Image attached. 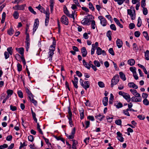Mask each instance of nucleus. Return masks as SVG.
<instances>
[{"instance_id": "nucleus-1", "label": "nucleus", "mask_w": 149, "mask_h": 149, "mask_svg": "<svg viewBox=\"0 0 149 149\" xmlns=\"http://www.w3.org/2000/svg\"><path fill=\"white\" fill-rule=\"evenodd\" d=\"M16 50L18 51V52L21 55V59L23 62L24 65H25L26 64V61L24 56V49L23 48L21 47L20 48H16Z\"/></svg>"}, {"instance_id": "nucleus-2", "label": "nucleus", "mask_w": 149, "mask_h": 149, "mask_svg": "<svg viewBox=\"0 0 149 149\" xmlns=\"http://www.w3.org/2000/svg\"><path fill=\"white\" fill-rule=\"evenodd\" d=\"M55 47L53 46V45H51L50 46V49H49V52L48 53L49 55V60L50 61L52 60L53 55L54 54V52L55 50Z\"/></svg>"}, {"instance_id": "nucleus-3", "label": "nucleus", "mask_w": 149, "mask_h": 149, "mask_svg": "<svg viewBox=\"0 0 149 149\" xmlns=\"http://www.w3.org/2000/svg\"><path fill=\"white\" fill-rule=\"evenodd\" d=\"M93 16L91 15H88L84 18V25H89L92 21Z\"/></svg>"}, {"instance_id": "nucleus-4", "label": "nucleus", "mask_w": 149, "mask_h": 149, "mask_svg": "<svg viewBox=\"0 0 149 149\" xmlns=\"http://www.w3.org/2000/svg\"><path fill=\"white\" fill-rule=\"evenodd\" d=\"M119 80V77L118 74L114 76L111 80V86L113 87L114 85L116 84L118 82Z\"/></svg>"}, {"instance_id": "nucleus-5", "label": "nucleus", "mask_w": 149, "mask_h": 149, "mask_svg": "<svg viewBox=\"0 0 149 149\" xmlns=\"http://www.w3.org/2000/svg\"><path fill=\"white\" fill-rule=\"evenodd\" d=\"M68 115L67 116L69 120V125L71 127H72L73 125L72 119V114L69 107H68Z\"/></svg>"}, {"instance_id": "nucleus-6", "label": "nucleus", "mask_w": 149, "mask_h": 149, "mask_svg": "<svg viewBox=\"0 0 149 149\" xmlns=\"http://www.w3.org/2000/svg\"><path fill=\"white\" fill-rule=\"evenodd\" d=\"M133 9L134 11L133 13L131 9H129L127 10L128 14L130 15L131 18L132 20H134L135 18V10L134 8H133Z\"/></svg>"}, {"instance_id": "nucleus-7", "label": "nucleus", "mask_w": 149, "mask_h": 149, "mask_svg": "<svg viewBox=\"0 0 149 149\" xmlns=\"http://www.w3.org/2000/svg\"><path fill=\"white\" fill-rule=\"evenodd\" d=\"M61 21L63 24L65 25H68L69 23L68 18L65 15H63L61 17Z\"/></svg>"}, {"instance_id": "nucleus-8", "label": "nucleus", "mask_w": 149, "mask_h": 149, "mask_svg": "<svg viewBox=\"0 0 149 149\" xmlns=\"http://www.w3.org/2000/svg\"><path fill=\"white\" fill-rule=\"evenodd\" d=\"M98 18L100 20V23L101 25L103 26H105L107 25V21L106 19L102 16H99Z\"/></svg>"}, {"instance_id": "nucleus-9", "label": "nucleus", "mask_w": 149, "mask_h": 149, "mask_svg": "<svg viewBox=\"0 0 149 149\" xmlns=\"http://www.w3.org/2000/svg\"><path fill=\"white\" fill-rule=\"evenodd\" d=\"M39 24V21L38 19H35L33 29V32L34 33L37 29Z\"/></svg>"}, {"instance_id": "nucleus-10", "label": "nucleus", "mask_w": 149, "mask_h": 149, "mask_svg": "<svg viewBox=\"0 0 149 149\" xmlns=\"http://www.w3.org/2000/svg\"><path fill=\"white\" fill-rule=\"evenodd\" d=\"M117 138L118 140L120 142H123L124 141V138L122 136V134L120 132H117Z\"/></svg>"}, {"instance_id": "nucleus-11", "label": "nucleus", "mask_w": 149, "mask_h": 149, "mask_svg": "<svg viewBox=\"0 0 149 149\" xmlns=\"http://www.w3.org/2000/svg\"><path fill=\"white\" fill-rule=\"evenodd\" d=\"M25 6L26 4H23L21 5H17L15 6V7H16V10H21L24 9Z\"/></svg>"}, {"instance_id": "nucleus-12", "label": "nucleus", "mask_w": 149, "mask_h": 149, "mask_svg": "<svg viewBox=\"0 0 149 149\" xmlns=\"http://www.w3.org/2000/svg\"><path fill=\"white\" fill-rule=\"evenodd\" d=\"M117 45L119 48H120L123 45V42L120 39H118L116 41Z\"/></svg>"}, {"instance_id": "nucleus-13", "label": "nucleus", "mask_w": 149, "mask_h": 149, "mask_svg": "<svg viewBox=\"0 0 149 149\" xmlns=\"http://www.w3.org/2000/svg\"><path fill=\"white\" fill-rule=\"evenodd\" d=\"M80 116V119L82 120L84 118V110L82 107H80L79 109Z\"/></svg>"}, {"instance_id": "nucleus-14", "label": "nucleus", "mask_w": 149, "mask_h": 149, "mask_svg": "<svg viewBox=\"0 0 149 149\" xmlns=\"http://www.w3.org/2000/svg\"><path fill=\"white\" fill-rule=\"evenodd\" d=\"M128 86L130 88H132L135 89H137L138 86L133 82H131L128 83Z\"/></svg>"}, {"instance_id": "nucleus-15", "label": "nucleus", "mask_w": 149, "mask_h": 149, "mask_svg": "<svg viewBox=\"0 0 149 149\" xmlns=\"http://www.w3.org/2000/svg\"><path fill=\"white\" fill-rule=\"evenodd\" d=\"M102 103L103 105L104 106H107L108 104V98L107 97H104L102 100Z\"/></svg>"}, {"instance_id": "nucleus-16", "label": "nucleus", "mask_w": 149, "mask_h": 149, "mask_svg": "<svg viewBox=\"0 0 149 149\" xmlns=\"http://www.w3.org/2000/svg\"><path fill=\"white\" fill-rule=\"evenodd\" d=\"M14 30L12 26H10L9 29L7 31V33L10 36H12L14 33Z\"/></svg>"}, {"instance_id": "nucleus-17", "label": "nucleus", "mask_w": 149, "mask_h": 149, "mask_svg": "<svg viewBox=\"0 0 149 149\" xmlns=\"http://www.w3.org/2000/svg\"><path fill=\"white\" fill-rule=\"evenodd\" d=\"M113 20L117 24L120 28H123V25L120 23L119 21L117 18H114L113 19Z\"/></svg>"}, {"instance_id": "nucleus-18", "label": "nucleus", "mask_w": 149, "mask_h": 149, "mask_svg": "<svg viewBox=\"0 0 149 149\" xmlns=\"http://www.w3.org/2000/svg\"><path fill=\"white\" fill-rule=\"evenodd\" d=\"M135 61L133 59H131L127 61L128 64L131 66L134 65L135 63Z\"/></svg>"}, {"instance_id": "nucleus-19", "label": "nucleus", "mask_w": 149, "mask_h": 149, "mask_svg": "<svg viewBox=\"0 0 149 149\" xmlns=\"http://www.w3.org/2000/svg\"><path fill=\"white\" fill-rule=\"evenodd\" d=\"M90 84L89 81H84V89L86 90L88 88L90 87Z\"/></svg>"}, {"instance_id": "nucleus-20", "label": "nucleus", "mask_w": 149, "mask_h": 149, "mask_svg": "<svg viewBox=\"0 0 149 149\" xmlns=\"http://www.w3.org/2000/svg\"><path fill=\"white\" fill-rule=\"evenodd\" d=\"M125 1V2L127 3H128L129 2V0H118L117 2L119 5H121Z\"/></svg>"}, {"instance_id": "nucleus-21", "label": "nucleus", "mask_w": 149, "mask_h": 149, "mask_svg": "<svg viewBox=\"0 0 149 149\" xmlns=\"http://www.w3.org/2000/svg\"><path fill=\"white\" fill-rule=\"evenodd\" d=\"M119 75L120 78L123 81H125L126 80L125 75L123 72H119Z\"/></svg>"}, {"instance_id": "nucleus-22", "label": "nucleus", "mask_w": 149, "mask_h": 149, "mask_svg": "<svg viewBox=\"0 0 149 149\" xmlns=\"http://www.w3.org/2000/svg\"><path fill=\"white\" fill-rule=\"evenodd\" d=\"M145 57L146 60H149V51L148 50H147L145 52Z\"/></svg>"}, {"instance_id": "nucleus-23", "label": "nucleus", "mask_w": 149, "mask_h": 149, "mask_svg": "<svg viewBox=\"0 0 149 149\" xmlns=\"http://www.w3.org/2000/svg\"><path fill=\"white\" fill-rule=\"evenodd\" d=\"M104 117L103 115L99 114L95 116L96 118L100 121L102 120Z\"/></svg>"}, {"instance_id": "nucleus-24", "label": "nucleus", "mask_w": 149, "mask_h": 149, "mask_svg": "<svg viewBox=\"0 0 149 149\" xmlns=\"http://www.w3.org/2000/svg\"><path fill=\"white\" fill-rule=\"evenodd\" d=\"M13 16L15 19H17L19 16V14L18 12L17 11H14L13 13Z\"/></svg>"}, {"instance_id": "nucleus-25", "label": "nucleus", "mask_w": 149, "mask_h": 149, "mask_svg": "<svg viewBox=\"0 0 149 149\" xmlns=\"http://www.w3.org/2000/svg\"><path fill=\"white\" fill-rule=\"evenodd\" d=\"M111 32L110 30L108 31L107 33V36L109 38V40H111Z\"/></svg>"}, {"instance_id": "nucleus-26", "label": "nucleus", "mask_w": 149, "mask_h": 149, "mask_svg": "<svg viewBox=\"0 0 149 149\" xmlns=\"http://www.w3.org/2000/svg\"><path fill=\"white\" fill-rule=\"evenodd\" d=\"M133 49L134 51L137 52L139 50V48L137 45L135 43H134L132 45Z\"/></svg>"}, {"instance_id": "nucleus-27", "label": "nucleus", "mask_w": 149, "mask_h": 149, "mask_svg": "<svg viewBox=\"0 0 149 149\" xmlns=\"http://www.w3.org/2000/svg\"><path fill=\"white\" fill-rule=\"evenodd\" d=\"M6 93L7 94V96L9 97L10 96L13 94V91L12 90L8 89Z\"/></svg>"}, {"instance_id": "nucleus-28", "label": "nucleus", "mask_w": 149, "mask_h": 149, "mask_svg": "<svg viewBox=\"0 0 149 149\" xmlns=\"http://www.w3.org/2000/svg\"><path fill=\"white\" fill-rule=\"evenodd\" d=\"M141 24L142 21L140 17H139L138 19V22L137 24V26L139 27H140L141 26Z\"/></svg>"}, {"instance_id": "nucleus-29", "label": "nucleus", "mask_w": 149, "mask_h": 149, "mask_svg": "<svg viewBox=\"0 0 149 149\" xmlns=\"http://www.w3.org/2000/svg\"><path fill=\"white\" fill-rule=\"evenodd\" d=\"M75 14V11H72V14H69L67 16L68 17H70V18H72L73 20L74 19V15Z\"/></svg>"}, {"instance_id": "nucleus-30", "label": "nucleus", "mask_w": 149, "mask_h": 149, "mask_svg": "<svg viewBox=\"0 0 149 149\" xmlns=\"http://www.w3.org/2000/svg\"><path fill=\"white\" fill-rule=\"evenodd\" d=\"M143 36L147 40H149V36H148V33L146 31H143Z\"/></svg>"}, {"instance_id": "nucleus-31", "label": "nucleus", "mask_w": 149, "mask_h": 149, "mask_svg": "<svg viewBox=\"0 0 149 149\" xmlns=\"http://www.w3.org/2000/svg\"><path fill=\"white\" fill-rule=\"evenodd\" d=\"M123 97L126 100H127L130 99V95L128 93H126L124 95Z\"/></svg>"}, {"instance_id": "nucleus-32", "label": "nucleus", "mask_w": 149, "mask_h": 149, "mask_svg": "<svg viewBox=\"0 0 149 149\" xmlns=\"http://www.w3.org/2000/svg\"><path fill=\"white\" fill-rule=\"evenodd\" d=\"M115 106L118 109L121 108L123 106V104L120 102L116 103L115 104Z\"/></svg>"}, {"instance_id": "nucleus-33", "label": "nucleus", "mask_w": 149, "mask_h": 149, "mask_svg": "<svg viewBox=\"0 0 149 149\" xmlns=\"http://www.w3.org/2000/svg\"><path fill=\"white\" fill-rule=\"evenodd\" d=\"M102 49L100 47H97V48L96 53L98 55H100L102 54Z\"/></svg>"}, {"instance_id": "nucleus-34", "label": "nucleus", "mask_w": 149, "mask_h": 149, "mask_svg": "<svg viewBox=\"0 0 149 149\" xmlns=\"http://www.w3.org/2000/svg\"><path fill=\"white\" fill-rule=\"evenodd\" d=\"M91 28L93 29H95L96 26L95 24V21L94 20H93L91 22Z\"/></svg>"}, {"instance_id": "nucleus-35", "label": "nucleus", "mask_w": 149, "mask_h": 149, "mask_svg": "<svg viewBox=\"0 0 149 149\" xmlns=\"http://www.w3.org/2000/svg\"><path fill=\"white\" fill-rule=\"evenodd\" d=\"M15 56L16 59L18 61H20V59H21V56L18 54H15Z\"/></svg>"}, {"instance_id": "nucleus-36", "label": "nucleus", "mask_w": 149, "mask_h": 149, "mask_svg": "<svg viewBox=\"0 0 149 149\" xmlns=\"http://www.w3.org/2000/svg\"><path fill=\"white\" fill-rule=\"evenodd\" d=\"M12 50H13L12 47H8L7 49V51H8V52L11 55L12 54V53H13Z\"/></svg>"}, {"instance_id": "nucleus-37", "label": "nucleus", "mask_w": 149, "mask_h": 149, "mask_svg": "<svg viewBox=\"0 0 149 149\" xmlns=\"http://www.w3.org/2000/svg\"><path fill=\"white\" fill-rule=\"evenodd\" d=\"M130 70L134 73H136V69L135 67H131L130 68Z\"/></svg>"}, {"instance_id": "nucleus-38", "label": "nucleus", "mask_w": 149, "mask_h": 149, "mask_svg": "<svg viewBox=\"0 0 149 149\" xmlns=\"http://www.w3.org/2000/svg\"><path fill=\"white\" fill-rule=\"evenodd\" d=\"M28 9L29 11L34 15L36 14V12L33 10V9L31 6L28 7Z\"/></svg>"}, {"instance_id": "nucleus-39", "label": "nucleus", "mask_w": 149, "mask_h": 149, "mask_svg": "<svg viewBox=\"0 0 149 149\" xmlns=\"http://www.w3.org/2000/svg\"><path fill=\"white\" fill-rule=\"evenodd\" d=\"M17 94L19 97L21 98H23V93L21 91H17Z\"/></svg>"}, {"instance_id": "nucleus-40", "label": "nucleus", "mask_w": 149, "mask_h": 149, "mask_svg": "<svg viewBox=\"0 0 149 149\" xmlns=\"http://www.w3.org/2000/svg\"><path fill=\"white\" fill-rule=\"evenodd\" d=\"M64 9V13L67 15L69 14V12L68 10H67V8L66 6H64L63 7Z\"/></svg>"}, {"instance_id": "nucleus-41", "label": "nucleus", "mask_w": 149, "mask_h": 149, "mask_svg": "<svg viewBox=\"0 0 149 149\" xmlns=\"http://www.w3.org/2000/svg\"><path fill=\"white\" fill-rule=\"evenodd\" d=\"M110 27L111 29L113 31H115L116 30V26L115 24H111L110 26Z\"/></svg>"}, {"instance_id": "nucleus-42", "label": "nucleus", "mask_w": 149, "mask_h": 149, "mask_svg": "<svg viewBox=\"0 0 149 149\" xmlns=\"http://www.w3.org/2000/svg\"><path fill=\"white\" fill-rule=\"evenodd\" d=\"M94 63L95 66L99 67L100 66V62L97 61H94Z\"/></svg>"}, {"instance_id": "nucleus-43", "label": "nucleus", "mask_w": 149, "mask_h": 149, "mask_svg": "<svg viewBox=\"0 0 149 149\" xmlns=\"http://www.w3.org/2000/svg\"><path fill=\"white\" fill-rule=\"evenodd\" d=\"M29 141L31 142H33L34 139V137L33 135H30L28 136Z\"/></svg>"}, {"instance_id": "nucleus-44", "label": "nucleus", "mask_w": 149, "mask_h": 149, "mask_svg": "<svg viewBox=\"0 0 149 149\" xmlns=\"http://www.w3.org/2000/svg\"><path fill=\"white\" fill-rule=\"evenodd\" d=\"M143 104L146 105L147 106L149 105V102L147 99H145L143 101Z\"/></svg>"}, {"instance_id": "nucleus-45", "label": "nucleus", "mask_w": 149, "mask_h": 149, "mask_svg": "<svg viewBox=\"0 0 149 149\" xmlns=\"http://www.w3.org/2000/svg\"><path fill=\"white\" fill-rule=\"evenodd\" d=\"M88 5H89V8L91 10H92V11H93L94 10V7H93V4H92V3H91V2H90L89 3V4H88Z\"/></svg>"}, {"instance_id": "nucleus-46", "label": "nucleus", "mask_w": 149, "mask_h": 149, "mask_svg": "<svg viewBox=\"0 0 149 149\" xmlns=\"http://www.w3.org/2000/svg\"><path fill=\"white\" fill-rule=\"evenodd\" d=\"M109 53L112 56H114L115 54L112 48H110L109 50Z\"/></svg>"}, {"instance_id": "nucleus-47", "label": "nucleus", "mask_w": 149, "mask_h": 149, "mask_svg": "<svg viewBox=\"0 0 149 149\" xmlns=\"http://www.w3.org/2000/svg\"><path fill=\"white\" fill-rule=\"evenodd\" d=\"M17 66L18 71H21L22 70V66L19 63H18L17 65Z\"/></svg>"}, {"instance_id": "nucleus-48", "label": "nucleus", "mask_w": 149, "mask_h": 149, "mask_svg": "<svg viewBox=\"0 0 149 149\" xmlns=\"http://www.w3.org/2000/svg\"><path fill=\"white\" fill-rule=\"evenodd\" d=\"M4 55L6 59H8L9 57V54L6 51L4 52Z\"/></svg>"}, {"instance_id": "nucleus-49", "label": "nucleus", "mask_w": 149, "mask_h": 149, "mask_svg": "<svg viewBox=\"0 0 149 149\" xmlns=\"http://www.w3.org/2000/svg\"><path fill=\"white\" fill-rule=\"evenodd\" d=\"M20 146L19 147V148L20 149L21 148H23L24 146H26L27 145V144L24 141L23 143H22V142H21L20 143Z\"/></svg>"}, {"instance_id": "nucleus-50", "label": "nucleus", "mask_w": 149, "mask_h": 149, "mask_svg": "<svg viewBox=\"0 0 149 149\" xmlns=\"http://www.w3.org/2000/svg\"><path fill=\"white\" fill-rule=\"evenodd\" d=\"M122 121L121 120H116L115 121V123L118 125H121Z\"/></svg>"}, {"instance_id": "nucleus-51", "label": "nucleus", "mask_w": 149, "mask_h": 149, "mask_svg": "<svg viewBox=\"0 0 149 149\" xmlns=\"http://www.w3.org/2000/svg\"><path fill=\"white\" fill-rule=\"evenodd\" d=\"M56 139L57 140H61L64 143H65V140L62 137H58L57 136H55Z\"/></svg>"}, {"instance_id": "nucleus-52", "label": "nucleus", "mask_w": 149, "mask_h": 149, "mask_svg": "<svg viewBox=\"0 0 149 149\" xmlns=\"http://www.w3.org/2000/svg\"><path fill=\"white\" fill-rule=\"evenodd\" d=\"M123 113L125 115L128 116H130V114L128 111L125 109L123 110Z\"/></svg>"}, {"instance_id": "nucleus-53", "label": "nucleus", "mask_w": 149, "mask_h": 149, "mask_svg": "<svg viewBox=\"0 0 149 149\" xmlns=\"http://www.w3.org/2000/svg\"><path fill=\"white\" fill-rule=\"evenodd\" d=\"M99 86L101 88H103L104 86V85L103 82L102 81H99L98 83Z\"/></svg>"}, {"instance_id": "nucleus-54", "label": "nucleus", "mask_w": 149, "mask_h": 149, "mask_svg": "<svg viewBox=\"0 0 149 149\" xmlns=\"http://www.w3.org/2000/svg\"><path fill=\"white\" fill-rule=\"evenodd\" d=\"M143 8V13L145 15H146L148 14V10L146 8L144 7Z\"/></svg>"}, {"instance_id": "nucleus-55", "label": "nucleus", "mask_w": 149, "mask_h": 149, "mask_svg": "<svg viewBox=\"0 0 149 149\" xmlns=\"http://www.w3.org/2000/svg\"><path fill=\"white\" fill-rule=\"evenodd\" d=\"M84 66L88 69H89L90 68V67H91V65H90L88 63L85 62L84 60Z\"/></svg>"}, {"instance_id": "nucleus-56", "label": "nucleus", "mask_w": 149, "mask_h": 149, "mask_svg": "<svg viewBox=\"0 0 149 149\" xmlns=\"http://www.w3.org/2000/svg\"><path fill=\"white\" fill-rule=\"evenodd\" d=\"M141 6L142 8L145 7L146 5V0H142L141 1Z\"/></svg>"}, {"instance_id": "nucleus-57", "label": "nucleus", "mask_w": 149, "mask_h": 149, "mask_svg": "<svg viewBox=\"0 0 149 149\" xmlns=\"http://www.w3.org/2000/svg\"><path fill=\"white\" fill-rule=\"evenodd\" d=\"M130 91L134 95H135L137 93V91L134 89H131L130 90Z\"/></svg>"}, {"instance_id": "nucleus-58", "label": "nucleus", "mask_w": 149, "mask_h": 149, "mask_svg": "<svg viewBox=\"0 0 149 149\" xmlns=\"http://www.w3.org/2000/svg\"><path fill=\"white\" fill-rule=\"evenodd\" d=\"M136 100V102H141L142 100L141 97L134 96Z\"/></svg>"}, {"instance_id": "nucleus-59", "label": "nucleus", "mask_w": 149, "mask_h": 149, "mask_svg": "<svg viewBox=\"0 0 149 149\" xmlns=\"http://www.w3.org/2000/svg\"><path fill=\"white\" fill-rule=\"evenodd\" d=\"M85 128H87L89 127L90 125V122L89 121H86L85 123Z\"/></svg>"}, {"instance_id": "nucleus-60", "label": "nucleus", "mask_w": 149, "mask_h": 149, "mask_svg": "<svg viewBox=\"0 0 149 149\" xmlns=\"http://www.w3.org/2000/svg\"><path fill=\"white\" fill-rule=\"evenodd\" d=\"M135 26V25L134 23H131L129 25V28L130 29H133Z\"/></svg>"}, {"instance_id": "nucleus-61", "label": "nucleus", "mask_w": 149, "mask_h": 149, "mask_svg": "<svg viewBox=\"0 0 149 149\" xmlns=\"http://www.w3.org/2000/svg\"><path fill=\"white\" fill-rule=\"evenodd\" d=\"M10 109L13 111H14L17 109V107L15 106H13L11 105H10Z\"/></svg>"}, {"instance_id": "nucleus-62", "label": "nucleus", "mask_w": 149, "mask_h": 149, "mask_svg": "<svg viewBox=\"0 0 149 149\" xmlns=\"http://www.w3.org/2000/svg\"><path fill=\"white\" fill-rule=\"evenodd\" d=\"M148 96V95L146 93H143L142 94V97L143 98L146 99Z\"/></svg>"}, {"instance_id": "nucleus-63", "label": "nucleus", "mask_w": 149, "mask_h": 149, "mask_svg": "<svg viewBox=\"0 0 149 149\" xmlns=\"http://www.w3.org/2000/svg\"><path fill=\"white\" fill-rule=\"evenodd\" d=\"M72 82L73 83V84L74 85V87L77 88L78 87V86H77V82L74 81L73 80H72Z\"/></svg>"}, {"instance_id": "nucleus-64", "label": "nucleus", "mask_w": 149, "mask_h": 149, "mask_svg": "<svg viewBox=\"0 0 149 149\" xmlns=\"http://www.w3.org/2000/svg\"><path fill=\"white\" fill-rule=\"evenodd\" d=\"M135 36L137 37H138L139 36L140 33L139 31H136L134 32V33Z\"/></svg>"}]
</instances>
